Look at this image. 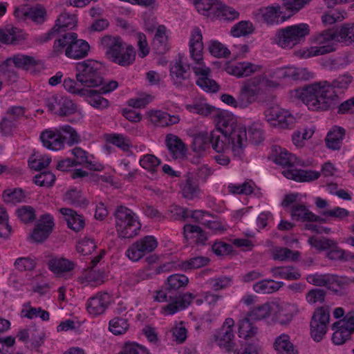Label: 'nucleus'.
I'll return each instance as SVG.
<instances>
[{
  "instance_id": "f257e3e1",
  "label": "nucleus",
  "mask_w": 354,
  "mask_h": 354,
  "mask_svg": "<svg viewBox=\"0 0 354 354\" xmlns=\"http://www.w3.org/2000/svg\"><path fill=\"white\" fill-rule=\"evenodd\" d=\"M218 115L216 129L210 133L212 149L217 153H223L231 147L235 156H241L247 142L245 128L239 126L229 113Z\"/></svg>"
},
{
  "instance_id": "f03ea898",
  "label": "nucleus",
  "mask_w": 354,
  "mask_h": 354,
  "mask_svg": "<svg viewBox=\"0 0 354 354\" xmlns=\"http://www.w3.org/2000/svg\"><path fill=\"white\" fill-rule=\"evenodd\" d=\"M100 43L107 59L111 62L121 66H129L135 61L134 48L131 45H126L120 37L105 35Z\"/></svg>"
},
{
  "instance_id": "7ed1b4c3",
  "label": "nucleus",
  "mask_w": 354,
  "mask_h": 354,
  "mask_svg": "<svg viewBox=\"0 0 354 354\" xmlns=\"http://www.w3.org/2000/svg\"><path fill=\"white\" fill-rule=\"evenodd\" d=\"M324 90L320 81L295 89L292 93V96L301 100L309 109L324 111L333 106L330 99H328V94L325 95L323 92Z\"/></svg>"
},
{
  "instance_id": "20e7f679",
  "label": "nucleus",
  "mask_w": 354,
  "mask_h": 354,
  "mask_svg": "<svg viewBox=\"0 0 354 354\" xmlns=\"http://www.w3.org/2000/svg\"><path fill=\"white\" fill-rule=\"evenodd\" d=\"M310 33V26L306 23H300L277 30L272 40L282 48L292 49L295 46L303 44Z\"/></svg>"
},
{
  "instance_id": "39448f33",
  "label": "nucleus",
  "mask_w": 354,
  "mask_h": 354,
  "mask_svg": "<svg viewBox=\"0 0 354 354\" xmlns=\"http://www.w3.org/2000/svg\"><path fill=\"white\" fill-rule=\"evenodd\" d=\"M89 48L88 42L83 39H78L76 33L67 32L55 41L53 52L59 55L65 49L66 56L78 59L85 57L88 55Z\"/></svg>"
},
{
  "instance_id": "423d86ee",
  "label": "nucleus",
  "mask_w": 354,
  "mask_h": 354,
  "mask_svg": "<svg viewBox=\"0 0 354 354\" xmlns=\"http://www.w3.org/2000/svg\"><path fill=\"white\" fill-rule=\"evenodd\" d=\"M115 219V227L119 237L131 239L138 235L141 224L136 214L128 207L118 206L113 213Z\"/></svg>"
},
{
  "instance_id": "0eeeda50",
  "label": "nucleus",
  "mask_w": 354,
  "mask_h": 354,
  "mask_svg": "<svg viewBox=\"0 0 354 354\" xmlns=\"http://www.w3.org/2000/svg\"><path fill=\"white\" fill-rule=\"evenodd\" d=\"M63 133L68 135L67 142L70 146L80 141L77 131L69 125L61 126L55 131L44 130L40 135V139L45 147L57 151L64 147V142L67 139L66 136H63Z\"/></svg>"
},
{
  "instance_id": "6e6552de",
  "label": "nucleus",
  "mask_w": 354,
  "mask_h": 354,
  "mask_svg": "<svg viewBox=\"0 0 354 354\" xmlns=\"http://www.w3.org/2000/svg\"><path fill=\"white\" fill-rule=\"evenodd\" d=\"M102 66L93 60H85L75 65V77L83 88L97 87L103 84Z\"/></svg>"
},
{
  "instance_id": "1a4fd4ad",
  "label": "nucleus",
  "mask_w": 354,
  "mask_h": 354,
  "mask_svg": "<svg viewBox=\"0 0 354 354\" xmlns=\"http://www.w3.org/2000/svg\"><path fill=\"white\" fill-rule=\"evenodd\" d=\"M195 296L190 292L180 295H173L169 291L160 290L156 291L154 300L158 302H169L161 308L165 315H174L176 313L187 308L192 301Z\"/></svg>"
},
{
  "instance_id": "9d476101",
  "label": "nucleus",
  "mask_w": 354,
  "mask_h": 354,
  "mask_svg": "<svg viewBox=\"0 0 354 354\" xmlns=\"http://www.w3.org/2000/svg\"><path fill=\"white\" fill-rule=\"evenodd\" d=\"M196 8L200 13L210 18L233 21L239 17L238 11L223 3L221 0H201L196 3Z\"/></svg>"
},
{
  "instance_id": "9b49d317",
  "label": "nucleus",
  "mask_w": 354,
  "mask_h": 354,
  "mask_svg": "<svg viewBox=\"0 0 354 354\" xmlns=\"http://www.w3.org/2000/svg\"><path fill=\"white\" fill-rule=\"evenodd\" d=\"M337 30L334 28L324 30L313 37V41L317 44L312 46L304 53L306 58L324 55L336 50Z\"/></svg>"
},
{
  "instance_id": "f8f14e48",
  "label": "nucleus",
  "mask_w": 354,
  "mask_h": 354,
  "mask_svg": "<svg viewBox=\"0 0 354 354\" xmlns=\"http://www.w3.org/2000/svg\"><path fill=\"white\" fill-rule=\"evenodd\" d=\"M203 35L201 30L195 27L191 35L189 42V52L192 59L198 64L193 67L195 74L199 77L209 76L210 68L205 66L203 62Z\"/></svg>"
},
{
  "instance_id": "ddd939ff",
  "label": "nucleus",
  "mask_w": 354,
  "mask_h": 354,
  "mask_svg": "<svg viewBox=\"0 0 354 354\" xmlns=\"http://www.w3.org/2000/svg\"><path fill=\"white\" fill-rule=\"evenodd\" d=\"M158 243L153 236H145L132 243L126 251V256L132 261L136 262L147 254L153 252Z\"/></svg>"
},
{
  "instance_id": "4468645a",
  "label": "nucleus",
  "mask_w": 354,
  "mask_h": 354,
  "mask_svg": "<svg viewBox=\"0 0 354 354\" xmlns=\"http://www.w3.org/2000/svg\"><path fill=\"white\" fill-rule=\"evenodd\" d=\"M352 81V75L347 73L339 75L332 82L322 81V84L324 85V88L326 89L323 92L325 95L328 94V99H330L333 106L338 102L339 93H343L344 90L347 89Z\"/></svg>"
},
{
  "instance_id": "2eb2a0df",
  "label": "nucleus",
  "mask_w": 354,
  "mask_h": 354,
  "mask_svg": "<svg viewBox=\"0 0 354 354\" xmlns=\"http://www.w3.org/2000/svg\"><path fill=\"white\" fill-rule=\"evenodd\" d=\"M25 115V109L21 106H14L10 107L5 116L0 122V132L3 136H7L17 127V124Z\"/></svg>"
},
{
  "instance_id": "dca6fc26",
  "label": "nucleus",
  "mask_w": 354,
  "mask_h": 354,
  "mask_svg": "<svg viewBox=\"0 0 354 354\" xmlns=\"http://www.w3.org/2000/svg\"><path fill=\"white\" fill-rule=\"evenodd\" d=\"M259 80L254 78L248 80L242 86L238 95L239 107H248L255 102L259 93Z\"/></svg>"
},
{
  "instance_id": "f3484780",
  "label": "nucleus",
  "mask_w": 354,
  "mask_h": 354,
  "mask_svg": "<svg viewBox=\"0 0 354 354\" xmlns=\"http://www.w3.org/2000/svg\"><path fill=\"white\" fill-rule=\"evenodd\" d=\"M272 156L276 164L283 167H293L296 165H305L303 160L298 159L295 155L289 153L286 149L278 145L272 147Z\"/></svg>"
},
{
  "instance_id": "a211bd4d",
  "label": "nucleus",
  "mask_w": 354,
  "mask_h": 354,
  "mask_svg": "<svg viewBox=\"0 0 354 354\" xmlns=\"http://www.w3.org/2000/svg\"><path fill=\"white\" fill-rule=\"evenodd\" d=\"M282 8L279 4L261 7L256 11V15L260 17L265 23L273 25L279 23L280 17L282 21L288 19L283 15Z\"/></svg>"
},
{
  "instance_id": "6ab92c4d",
  "label": "nucleus",
  "mask_w": 354,
  "mask_h": 354,
  "mask_svg": "<svg viewBox=\"0 0 354 354\" xmlns=\"http://www.w3.org/2000/svg\"><path fill=\"white\" fill-rule=\"evenodd\" d=\"M54 227L53 218L50 214L42 215L32 234V239L36 242H42L51 233Z\"/></svg>"
},
{
  "instance_id": "aec40b11",
  "label": "nucleus",
  "mask_w": 354,
  "mask_h": 354,
  "mask_svg": "<svg viewBox=\"0 0 354 354\" xmlns=\"http://www.w3.org/2000/svg\"><path fill=\"white\" fill-rule=\"evenodd\" d=\"M77 24L75 15L66 12L62 13L56 20L54 27L44 35V41L51 39L55 32H64L66 30L73 29Z\"/></svg>"
},
{
  "instance_id": "412c9836",
  "label": "nucleus",
  "mask_w": 354,
  "mask_h": 354,
  "mask_svg": "<svg viewBox=\"0 0 354 354\" xmlns=\"http://www.w3.org/2000/svg\"><path fill=\"white\" fill-rule=\"evenodd\" d=\"M46 13L45 8L41 5L31 8H17L14 12L15 16L19 19H30L39 24L44 21Z\"/></svg>"
},
{
  "instance_id": "4be33fe9",
  "label": "nucleus",
  "mask_w": 354,
  "mask_h": 354,
  "mask_svg": "<svg viewBox=\"0 0 354 354\" xmlns=\"http://www.w3.org/2000/svg\"><path fill=\"white\" fill-rule=\"evenodd\" d=\"M261 70V66L246 62L230 64L225 68V71L228 74L237 77H248Z\"/></svg>"
},
{
  "instance_id": "5701e85b",
  "label": "nucleus",
  "mask_w": 354,
  "mask_h": 354,
  "mask_svg": "<svg viewBox=\"0 0 354 354\" xmlns=\"http://www.w3.org/2000/svg\"><path fill=\"white\" fill-rule=\"evenodd\" d=\"M189 65L184 63L182 57H179L170 68V76L174 85L179 87L189 78Z\"/></svg>"
},
{
  "instance_id": "b1692460",
  "label": "nucleus",
  "mask_w": 354,
  "mask_h": 354,
  "mask_svg": "<svg viewBox=\"0 0 354 354\" xmlns=\"http://www.w3.org/2000/svg\"><path fill=\"white\" fill-rule=\"evenodd\" d=\"M109 304L108 293H98L88 300L86 308L89 314L96 316L104 313Z\"/></svg>"
},
{
  "instance_id": "393cba45",
  "label": "nucleus",
  "mask_w": 354,
  "mask_h": 354,
  "mask_svg": "<svg viewBox=\"0 0 354 354\" xmlns=\"http://www.w3.org/2000/svg\"><path fill=\"white\" fill-rule=\"evenodd\" d=\"M150 121L156 126L166 127L178 124L180 122L178 115H171L160 110L151 111L149 113Z\"/></svg>"
},
{
  "instance_id": "a878e982",
  "label": "nucleus",
  "mask_w": 354,
  "mask_h": 354,
  "mask_svg": "<svg viewBox=\"0 0 354 354\" xmlns=\"http://www.w3.org/2000/svg\"><path fill=\"white\" fill-rule=\"evenodd\" d=\"M282 174L286 178L298 182H309L316 180L320 176L318 171L297 169H288L283 171Z\"/></svg>"
},
{
  "instance_id": "bb28decb",
  "label": "nucleus",
  "mask_w": 354,
  "mask_h": 354,
  "mask_svg": "<svg viewBox=\"0 0 354 354\" xmlns=\"http://www.w3.org/2000/svg\"><path fill=\"white\" fill-rule=\"evenodd\" d=\"M234 335L233 331L225 330L220 328L213 336L216 344L226 352L232 353L235 348L236 344L234 342Z\"/></svg>"
},
{
  "instance_id": "cd10ccee",
  "label": "nucleus",
  "mask_w": 354,
  "mask_h": 354,
  "mask_svg": "<svg viewBox=\"0 0 354 354\" xmlns=\"http://www.w3.org/2000/svg\"><path fill=\"white\" fill-rule=\"evenodd\" d=\"M183 196L189 199L195 197L200 192L198 179L193 173H187L180 184Z\"/></svg>"
},
{
  "instance_id": "c85d7f7f",
  "label": "nucleus",
  "mask_w": 354,
  "mask_h": 354,
  "mask_svg": "<svg viewBox=\"0 0 354 354\" xmlns=\"http://www.w3.org/2000/svg\"><path fill=\"white\" fill-rule=\"evenodd\" d=\"M60 212L64 216L68 227L75 232H80L84 227V218L82 215L69 208H62Z\"/></svg>"
},
{
  "instance_id": "c756f323",
  "label": "nucleus",
  "mask_w": 354,
  "mask_h": 354,
  "mask_svg": "<svg viewBox=\"0 0 354 354\" xmlns=\"http://www.w3.org/2000/svg\"><path fill=\"white\" fill-rule=\"evenodd\" d=\"M166 145L174 158H183L187 151L182 140L174 134H167L165 138Z\"/></svg>"
},
{
  "instance_id": "7c9ffc66",
  "label": "nucleus",
  "mask_w": 354,
  "mask_h": 354,
  "mask_svg": "<svg viewBox=\"0 0 354 354\" xmlns=\"http://www.w3.org/2000/svg\"><path fill=\"white\" fill-rule=\"evenodd\" d=\"M273 347L278 354H298L296 346L290 342L288 335L283 333L276 337Z\"/></svg>"
},
{
  "instance_id": "2f4dec72",
  "label": "nucleus",
  "mask_w": 354,
  "mask_h": 354,
  "mask_svg": "<svg viewBox=\"0 0 354 354\" xmlns=\"http://www.w3.org/2000/svg\"><path fill=\"white\" fill-rule=\"evenodd\" d=\"M344 136V129L339 127H335L327 133L325 138L326 147L333 150L339 149Z\"/></svg>"
},
{
  "instance_id": "473e14b6",
  "label": "nucleus",
  "mask_w": 354,
  "mask_h": 354,
  "mask_svg": "<svg viewBox=\"0 0 354 354\" xmlns=\"http://www.w3.org/2000/svg\"><path fill=\"white\" fill-rule=\"evenodd\" d=\"M13 63L17 68L28 70L38 64V61L32 56L25 55H16L12 58H8L4 62V64L9 66Z\"/></svg>"
},
{
  "instance_id": "72a5a7b5",
  "label": "nucleus",
  "mask_w": 354,
  "mask_h": 354,
  "mask_svg": "<svg viewBox=\"0 0 354 354\" xmlns=\"http://www.w3.org/2000/svg\"><path fill=\"white\" fill-rule=\"evenodd\" d=\"M72 153L75 159H72L74 165H85L87 168L93 171H101L103 167L100 164H94L88 160L86 152L79 147H75L72 150Z\"/></svg>"
},
{
  "instance_id": "f704fd0d",
  "label": "nucleus",
  "mask_w": 354,
  "mask_h": 354,
  "mask_svg": "<svg viewBox=\"0 0 354 354\" xmlns=\"http://www.w3.org/2000/svg\"><path fill=\"white\" fill-rule=\"evenodd\" d=\"M183 234L184 238L187 241L190 239H195L196 243L203 245L207 240L205 232L198 225H185L183 227Z\"/></svg>"
},
{
  "instance_id": "c9c22d12",
  "label": "nucleus",
  "mask_w": 354,
  "mask_h": 354,
  "mask_svg": "<svg viewBox=\"0 0 354 354\" xmlns=\"http://www.w3.org/2000/svg\"><path fill=\"white\" fill-rule=\"evenodd\" d=\"M48 268L55 274H62L73 270L75 263L65 258H54L49 260Z\"/></svg>"
},
{
  "instance_id": "e433bc0d",
  "label": "nucleus",
  "mask_w": 354,
  "mask_h": 354,
  "mask_svg": "<svg viewBox=\"0 0 354 354\" xmlns=\"http://www.w3.org/2000/svg\"><path fill=\"white\" fill-rule=\"evenodd\" d=\"M153 46L158 54H164L169 50L165 26L160 25L158 27L153 38Z\"/></svg>"
},
{
  "instance_id": "4c0bfd02",
  "label": "nucleus",
  "mask_w": 354,
  "mask_h": 354,
  "mask_svg": "<svg viewBox=\"0 0 354 354\" xmlns=\"http://www.w3.org/2000/svg\"><path fill=\"white\" fill-rule=\"evenodd\" d=\"M189 283V279L184 274H175L169 276L165 283V289L176 295L175 292L182 288H185Z\"/></svg>"
},
{
  "instance_id": "58836bf2",
  "label": "nucleus",
  "mask_w": 354,
  "mask_h": 354,
  "mask_svg": "<svg viewBox=\"0 0 354 354\" xmlns=\"http://www.w3.org/2000/svg\"><path fill=\"white\" fill-rule=\"evenodd\" d=\"M284 283L275 281L272 279H264L257 282L253 286V289L257 293L270 294L277 291Z\"/></svg>"
},
{
  "instance_id": "ea45409f",
  "label": "nucleus",
  "mask_w": 354,
  "mask_h": 354,
  "mask_svg": "<svg viewBox=\"0 0 354 354\" xmlns=\"http://www.w3.org/2000/svg\"><path fill=\"white\" fill-rule=\"evenodd\" d=\"M270 272L273 277L286 280H297L301 277V274L292 266L274 267L271 268Z\"/></svg>"
},
{
  "instance_id": "a19ab883",
  "label": "nucleus",
  "mask_w": 354,
  "mask_h": 354,
  "mask_svg": "<svg viewBox=\"0 0 354 354\" xmlns=\"http://www.w3.org/2000/svg\"><path fill=\"white\" fill-rule=\"evenodd\" d=\"M290 213L292 218L295 221H308L310 218L314 216V214L310 212L304 204L295 203L290 207Z\"/></svg>"
},
{
  "instance_id": "79ce46f5",
  "label": "nucleus",
  "mask_w": 354,
  "mask_h": 354,
  "mask_svg": "<svg viewBox=\"0 0 354 354\" xmlns=\"http://www.w3.org/2000/svg\"><path fill=\"white\" fill-rule=\"evenodd\" d=\"M87 91H88L89 93L85 95L84 97H86L87 102L92 106L97 109H104L109 106V101L101 96L102 93H100V91L87 88Z\"/></svg>"
},
{
  "instance_id": "37998d69",
  "label": "nucleus",
  "mask_w": 354,
  "mask_h": 354,
  "mask_svg": "<svg viewBox=\"0 0 354 354\" xmlns=\"http://www.w3.org/2000/svg\"><path fill=\"white\" fill-rule=\"evenodd\" d=\"M250 317H245L239 322V336L244 339L253 337L257 333L258 328L250 322Z\"/></svg>"
},
{
  "instance_id": "c03bdc74",
  "label": "nucleus",
  "mask_w": 354,
  "mask_h": 354,
  "mask_svg": "<svg viewBox=\"0 0 354 354\" xmlns=\"http://www.w3.org/2000/svg\"><path fill=\"white\" fill-rule=\"evenodd\" d=\"M106 141L124 151H128L130 149L131 142L128 137L119 133H110L106 136Z\"/></svg>"
},
{
  "instance_id": "a18cd8bd",
  "label": "nucleus",
  "mask_w": 354,
  "mask_h": 354,
  "mask_svg": "<svg viewBox=\"0 0 354 354\" xmlns=\"http://www.w3.org/2000/svg\"><path fill=\"white\" fill-rule=\"evenodd\" d=\"M129 327L127 319L122 317H115L109 321V330L115 335L124 334Z\"/></svg>"
},
{
  "instance_id": "49530a36",
  "label": "nucleus",
  "mask_w": 354,
  "mask_h": 354,
  "mask_svg": "<svg viewBox=\"0 0 354 354\" xmlns=\"http://www.w3.org/2000/svg\"><path fill=\"white\" fill-rule=\"evenodd\" d=\"M254 31V27L250 21H241L236 24L231 29L232 36L239 37L252 34Z\"/></svg>"
},
{
  "instance_id": "de8ad7c7",
  "label": "nucleus",
  "mask_w": 354,
  "mask_h": 354,
  "mask_svg": "<svg viewBox=\"0 0 354 354\" xmlns=\"http://www.w3.org/2000/svg\"><path fill=\"white\" fill-rule=\"evenodd\" d=\"M26 195L21 188L6 189L3 193V201L7 203L16 204L24 201Z\"/></svg>"
},
{
  "instance_id": "09e8293b",
  "label": "nucleus",
  "mask_w": 354,
  "mask_h": 354,
  "mask_svg": "<svg viewBox=\"0 0 354 354\" xmlns=\"http://www.w3.org/2000/svg\"><path fill=\"white\" fill-rule=\"evenodd\" d=\"M189 111L192 113L203 115H208L209 114H213V117H217V121L218 120V113H225V111H221L219 110H216L214 107L207 104H196L192 106H189L188 107Z\"/></svg>"
},
{
  "instance_id": "8fccbe9b",
  "label": "nucleus",
  "mask_w": 354,
  "mask_h": 354,
  "mask_svg": "<svg viewBox=\"0 0 354 354\" xmlns=\"http://www.w3.org/2000/svg\"><path fill=\"white\" fill-rule=\"evenodd\" d=\"M211 146L210 133H200L196 136L193 141V149L194 151L201 152Z\"/></svg>"
},
{
  "instance_id": "3c124183",
  "label": "nucleus",
  "mask_w": 354,
  "mask_h": 354,
  "mask_svg": "<svg viewBox=\"0 0 354 354\" xmlns=\"http://www.w3.org/2000/svg\"><path fill=\"white\" fill-rule=\"evenodd\" d=\"M310 1V0H283L282 7L290 13L287 18L298 12Z\"/></svg>"
},
{
  "instance_id": "603ef678",
  "label": "nucleus",
  "mask_w": 354,
  "mask_h": 354,
  "mask_svg": "<svg viewBox=\"0 0 354 354\" xmlns=\"http://www.w3.org/2000/svg\"><path fill=\"white\" fill-rule=\"evenodd\" d=\"M271 308L269 304L266 303L253 308L248 313V317L252 320H261L270 315Z\"/></svg>"
},
{
  "instance_id": "864d4df0",
  "label": "nucleus",
  "mask_w": 354,
  "mask_h": 354,
  "mask_svg": "<svg viewBox=\"0 0 354 354\" xmlns=\"http://www.w3.org/2000/svg\"><path fill=\"white\" fill-rule=\"evenodd\" d=\"M63 86L68 92L81 97L89 93V92L87 91V88L82 87V86L80 85V83L78 82L77 80L75 81L71 78L65 79Z\"/></svg>"
},
{
  "instance_id": "5fc2aeb1",
  "label": "nucleus",
  "mask_w": 354,
  "mask_h": 354,
  "mask_svg": "<svg viewBox=\"0 0 354 354\" xmlns=\"http://www.w3.org/2000/svg\"><path fill=\"white\" fill-rule=\"evenodd\" d=\"M59 104L57 115L60 116H68L77 111V105L67 97L62 96Z\"/></svg>"
},
{
  "instance_id": "6e6d98bb",
  "label": "nucleus",
  "mask_w": 354,
  "mask_h": 354,
  "mask_svg": "<svg viewBox=\"0 0 354 354\" xmlns=\"http://www.w3.org/2000/svg\"><path fill=\"white\" fill-rule=\"evenodd\" d=\"M167 218L172 221H185L189 216L187 209L178 205H171L167 212Z\"/></svg>"
},
{
  "instance_id": "4d7b16f0",
  "label": "nucleus",
  "mask_w": 354,
  "mask_h": 354,
  "mask_svg": "<svg viewBox=\"0 0 354 354\" xmlns=\"http://www.w3.org/2000/svg\"><path fill=\"white\" fill-rule=\"evenodd\" d=\"M337 41H354V24H344L337 30Z\"/></svg>"
},
{
  "instance_id": "13d9d810",
  "label": "nucleus",
  "mask_w": 354,
  "mask_h": 354,
  "mask_svg": "<svg viewBox=\"0 0 354 354\" xmlns=\"http://www.w3.org/2000/svg\"><path fill=\"white\" fill-rule=\"evenodd\" d=\"M308 243L312 246L319 250L330 249L335 247L337 244V243L332 239L326 237L318 239L314 236L309 238Z\"/></svg>"
},
{
  "instance_id": "bf43d9fd",
  "label": "nucleus",
  "mask_w": 354,
  "mask_h": 354,
  "mask_svg": "<svg viewBox=\"0 0 354 354\" xmlns=\"http://www.w3.org/2000/svg\"><path fill=\"white\" fill-rule=\"evenodd\" d=\"M328 330V324H317L316 321L310 322V334L311 337L315 342H320Z\"/></svg>"
},
{
  "instance_id": "052dcab7",
  "label": "nucleus",
  "mask_w": 354,
  "mask_h": 354,
  "mask_svg": "<svg viewBox=\"0 0 354 354\" xmlns=\"http://www.w3.org/2000/svg\"><path fill=\"white\" fill-rule=\"evenodd\" d=\"M295 122V118L288 111L283 109V113H279L276 120V124L272 126L283 129H290L293 127Z\"/></svg>"
},
{
  "instance_id": "680f3d73",
  "label": "nucleus",
  "mask_w": 354,
  "mask_h": 354,
  "mask_svg": "<svg viewBox=\"0 0 354 354\" xmlns=\"http://www.w3.org/2000/svg\"><path fill=\"white\" fill-rule=\"evenodd\" d=\"M211 288L214 291L225 289L232 284V278L227 276H222L218 278L211 279L208 281Z\"/></svg>"
},
{
  "instance_id": "e2e57ef3",
  "label": "nucleus",
  "mask_w": 354,
  "mask_h": 354,
  "mask_svg": "<svg viewBox=\"0 0 354 354\" xmlns=\"http://www.w3.org/2000/svg\"><path fill=\"white\" fill-rule=\"evenodd\" d=\"M160 164V160L152 154H146L140 160V166L151 172H154Z\"/></svg>"
},
{
  "instance_id": "0e129e2a",
  "label": "nucleus",
  "mask_w": 354,
  "mask_h": 354,
  "mask_svg": "<svg viewBox=\"0 0 354 354\" xmlns=\"http://www.w3.org/2000/svg\"><path fill=\"white\" fill-rule=\"evenodd\" d=\"M209 50L213 56L216 57L227 58L230 54V50L218 41H213L210 43Z\"/></svg>"
},
{
  "instance_id": "69168bd1",
  "label": "nucleus",
  "mask_w": 354,
  "mask_h": 354,
  "mask_svg": "<svg viewBox=\"0 0 354 354\" xmlns=\"http://www.w3.org/2000/svg\"><path fill=\"white\" fill-rule=\"evenodd\" d=\"M51 158L48 156H32L28 160L29 167L35 170H41L48 166Z\"/></svg>"
},
{
  "instance_id": "338daca9",
  "label": "nucleus",
  "mask_w": 354,
  "mask_h": 354,
  "mask_svg": "<svg viewBox=\"0 0 354 354\" xmlns=\"http://www.w3.org/2000/svg\"><path fill=\"white\" fill-rule=\"evenodd\" d=\"M209 259L204 257H195L183 261L182 267L184 270L197 269L207 265Z\"/></svg>"
},
{
  "instance_id": "774afa93",
  "label": "nucleus",
  "mask_w": 354,
  "mask_h": 354,
  "mask_svg": "<svg viewBox=\"0 0 354 354\" xmlns=\"http://www.w3.org/2000/svg\"><path fill=\"white\" fill-rule=\"evenodd\" d=\"M118 354H148L147 349L136 342L125 343Z\"/></svg>"
}]
</instances>
